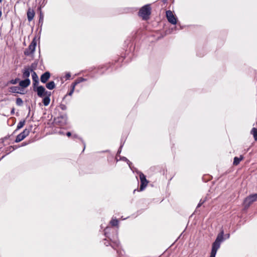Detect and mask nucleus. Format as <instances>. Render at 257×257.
Returning a JSON list of instances; mask_svg holds the SVG:
<instances>
[{
	"instance_id": "f257e3e1",
	"label": "nucleus",
	"mask_w": 257,
	"mask_h": 257,
	"mask_svg": "<svg viewBox=\"0 0 257 257\" xmlns=\"http://www.w3.org/2000/svg\"><path fill=\"white\" fill-rule=\"evenodd\" d=\"M223 231L222 230L217 236L215 241L212 243L210 257H215L217 250L220 248L221 243L223 241Z\"/></svg>"
},
{
	"instance_id": "f03ea898",
	"label": "nucleus",
	"mask_w": 257,
	"mask_h": 257,
	"mask_svg": "<svg viewBox=\"0 0 257 257\" xmlns=\"http://www.w3.org/2000/svg\"><path fill=\"white\" fill-rule=\"evenodd\" d=\"M151 7L150 5H146L143 6L139 12V16L142 18L144 20H147L149 19L151 15Z\"/></svg>"
},
{
	"instance_id": "7ed1b4c3",
	"label": "nucleus",
	"mask_w": 257,
	"mask_h": 257,
	"mask_svg": "<svg viewBox=\"0 0 257 257\" xmlns=\"http://www.w3.org/2000/svg\"><path fill=\"white\" fill-rule=\"evenodd\" d=\"M37 42L36 39L34 38L31 42V44L29 46L28 48H27L24 51V54L26 56H29L34 53L35 51Z\"/></svg>"
},
{
	"instance_id": "20e7f679",
	"label": "nucleus",
	"mask_w": 257,
	"mask_h": 257,
	"mask_svg": "<svg viewBox=\"0 0 257 257\" xmlns=\"http://www.w3.org/2000/svg\"><path fill=\"white\" fill-rule=\"evenodd\" d=\"M110 241L111 243H110L108 241L105 239L104 244L106 246H108V244H110L113 248L117 250V253H118L117 248H118L119 246V241L118 240L117 237L113 238V239H110Z\"/></svg>"
},
{
	"instance_id": "39448f33",
	"label": "nucleus",
	"mask_w": 257,
	"mask_h": 257,
	"mask_svg": "<svg viewBox=\"0 0 257 257\" xmlns=\"http://www.w3.org/2000/svg\"><path fill=\"white\" fill-rule=\"evenodd\" d=\"M30 132V129L25 128L22 133L17 136L15 142L19 143L23 141L29 135Z\"/></svg>"
},
{
	"instance_id": "423d86ee",
	"label": "nucleus",
	"mask_w": 257,
	"mask_h": 257,
	"mask_svg": "<svg viewBox=\"0 0 257 257\" xmlns=\"http://www.w3.org/2000/svg\"><path fill=\"white\" fill-rule=\"evenodd\" d=\"M256 201H257V193L247 197L244 201V204L245 207H248L251 203Z\"/></svg>"
},
{
	"instance_id": "0eeeda50",
	"label": "nucleus",
	"mask_w": 257,
	"mask_h": 257,
	"mask_svg": "<svg viewBox=\"0 0 257 257\" xmlns=\"http://www.w3.org/2000/svg\"><path fill=\"white\" fill-rule=\"evenodd\" d=\"M167 19L169 23L173 25L177 24V19L173 14L172 12L169 10L166 12Z\"/></svg>"
},
{
	"instance_id": "6e6552de",
	"label": "nucleus",
	"mask_w": 257,
	"mask_h": 257,
	"mask_svg": "<svg viewBox=\"0 0 257 257\" xmlns=\"http://www.w3.org/2000/svg\"><path fill=\"white\" fill-rule=\"evenodd\" d=\"M56 123H59L61 126H63L67 123V116L66 114L61 115L55 119Z\"/></svg>"
},
{
	"instance_id": "1a4fd4ad",
	"label": "nucleus",
	"mask_w": 257,
	"mask_h": 257,
	"mask_svg": "<svg viewBox=\"0 0 257 257\" xmlns=\"http://www.w3.org/2000/svg\"><path fill=\"white\" fill-rule=\"evenodd\" d=\"M33 69L29 67H25L23 71V78L25 79L29 78L30 75V72H33Z\"/></svg>"
},
{
	"instance_id": "9d476101",
	"label": "nucleus",
	"mask_w": 257,
	"mask_h": 257,
	"mask_svg": "<svg viewBox=\"0 0 257 257\" xmlns=\"http://www.w3.org/2000/svg\"><path fill=\"white\" fill-rule=\"evenodd\" d=\"M32 77L33 81L34 90H35V88L39 84V78L35 72L32 73Z\"/></svg>"
},
{
	"instance_id": "9b49d317",
	"label": "nucleus",
	"mask_w": 257,
	"mask_h": 257,
	"mask_svg": "<svg viewBox=\"0 0 257 257\" xmlns=\"http://www.w3.org/2000/svg\"><path fill=\"white\" fill-rule=\"evenodd\" d=\"M37 92V95L40 97H42L44 96V93L45 91V88L43 86H39L35 89V90Z\"/></svg>"
},
{
	"instance_id": "f8f14e48",
	"label": "nucleus",
	"mask_w": 257,
	"mask_h": 257,
	"mask_svg": "<svg viewBox=\"0 0 257 257\" xmlns=\"http://www.w3.org/2000/svg\"><path fill=\"white\" fill-rule=\"evenodd\" d=\"M50 77V72L47 71V72H45L44 73H43L41 75V78H40L41 81L42 83H45L48 81V80L49 79Z\"/></svg>"
},
{
	"instance_id": "ddd939ff",
	"label": "nucleus",
	"mask_w": 257,
	"mask_h": 257,
	"mask_svg": "<svg viewBox=\"0 0 257 257\" xmlns=\"http://www.w3.org/2000/svg\"><path fill=\"white\" fill-rule=\"evenodd\" d=\"M31 83V81L29 78L25 79L23 80H21L19 82V85L23 88L27 87Z\"/></svg>"
},
{
	"instance_id": "4468645a",
	"label": "nucleus",
	"mask_w": 257,
	"mask_h": 257,
	"mask_svg": "<svg viewBox=\"0 0 257 257\" xmlns=\"http://www.w3.org/2000/svg\"><path fill=\"white\" fill-rule=\"evenodd\" d=\"M34 16V11L29 9L27 12V18L28 21L31 22L33 19Z\"/></svg>"
},
{
	"instance_id": "2eb2a0df",
	"label": "nucleus",
	"mask_w": 257,
	"mask_h": 257,
	"mask_svg": "<svg viewBox=\"0 0 257 257\" xmlns=\"http://www.w3.org/2000/svg\"><path fill=\"white\" fill-rule=\"evenodd\" d=\"M243 159V157L242 156H240L239 158L238 157H235L234 158V160H233V165H237L239 164L240 162Z\"/></svg>"
},
{
	"instance_id": "dca6fc26",
	"label": "nucleus",
	"mask_w": 257,
	"mask_h": 257,
	"mask_svg": "<svg viewBox=\"0 0 257 257\" xmlns=\"http://www.w3.org/2000/svg\"><path fill=\"white\" fill-rule=\"evenodd\" d=\"M46 86L48 89L52 90L55 87V82L53 81H50L46 84Z\"/></svg>"
},
{
	"instance_id": "f3484780",
	"label": "nucleus",
	"mask_w": 257,
	"mask_h": 257,
	"mask_svg": "<svg viewBox=\"0 0 257 257\" xmlns=\"http://www.w3.org/2000/svg\"><path fill=\"white\" fill-rule=\"evenodd\" d=\"M250 134L253 135L254 140L257 141V128L253 127L250 131Z\"/></svg>"
},
{
	"instance_id": "a211bd4d",
	"label": "nucleus",
	"mask_w": 257,
	"mask_h": 257,
	"mask_svg": "<svg viewBox=\"0 0 257 257\" xmlns=\"http://www.w3.org/2000/svg\"><path fill=\"white\" fill-rule=\"evenodd\" d=\"M20 88L18 86H12L9 88V91L13 93H19Z\"/></svg>"
},
{
	"instance_id": "6ab92c4d",
	"label": "nucleus",
	"mask_w": 257,
	"mask_h": 257,
	"mask_svg": "<svg viewBox=\"0 0 257 257\" xmlns=\"http://www.w3.org/2000/svg\"><path fill=\"white\" fill-rule=\"evenodd\" d=\"M85 81H86V79H85L82 77H79L77 80H76L75 81L73 82L72 84H74V85L76 86L78 84Z\"/></svg>"
},
{
	"instance_id": "aec40b11",
	"label": "nucleus",
	"mask_w": 257,
	"mask_h": 257,
	"mask_svg": "<svg viewBox=\"0 0 257 257\" xmlns=\"http://www.w3.org/2000/svg\"><path fill=\"white\" fill-rule=\"evenodd\" d=\"M50 102V98L48 96H45L43 99V103L45 106L49 105Z\"/></svg>"
},
{
	"instance_id": "412c9836",
	"label": "nucleus",
	"mask_w": 257,
	"mask_h": 257,
	"mask_svg": "<svg viewBox=\"0 0 257 257\" xmlns=\"http://www.w3.org/2000/svg\"><path fill=\"white\" fill-rule=\"evenodd\" d=\"M25 120L20 121L17 125V129L16 130V131L22 128L24 126V125H25Z\"/></svg>"
},
{
	"instance_id": "4be33fe9",
	"label": "nucleus",
	"mask_w": 257,
	"mask_h": 257,
	"mask_svg": "<svg viewBox=\"0 0 257 257\" xmlns=\"http://www.w3.org/2000/svg\"><path fill=\"white\" fill-rule=\"evenodd\" d=\"M140 179L141 182H148L145 175L142 173H140Z\"/></svg>"
},
{
	"instance_id": "5701e85b",
	"label": "nucleus",
	"mask_w": 257,
	"mask_h": 257,
	"mask_svg": "<svg viewBox=\"0 0 257 257\" xmlns=\"http://www.w3.org/2000/svg\"><path fill=\"white\" fill-rule=\"evenodd\" d=\"M43 20H44L43 15L41 12H40V16H39V25H40L41 27H42V26L43 25Z\"/></svg>"
},
{
	"instance_id": "b1692460",
	"label": "nucleus",
	"mask_w": 257,
	"mask_h": 257,
	"mask_svg": "<svg viewBox=\"0 0 257 257\" xmlns=\"http://www.w3.org/2000/svg\"><path fill=\"white\" fill-rule=\"evenodd\" d=\"M148 182H141V185L140 190V191H143L146 187L148 185Z\"/></svg>"
},
{
	"instance_id": "393cba45",
	"label": "nucleus",
	"mask_w": 257,
	"mask_h": 257,
	"mask_svg": "<svg viewBox=\"0 0 257 257\" xmlns=\"http://www.w3.org/2000/svg\"><path fill=\"white\" fill-rule=\"evenodd\" d=\"M110 223L113 226H117L118 225V220L117 219H112Z\"/></svg>"
},
{
	"instance_id": "a878e982",
	"label": "nucleus",
	"mask_w": 257,
	"mask_h": 257,
	"mask_svg": "<svg viewBox=\"0 0 257 257\" xmlns=\"http://www.w3.org/2000/svg\"><path fill=\"white\" fill-rule=\"evenodd\" d=\"M23 100L21 98H17L16 99V104L18 106H21L23 104Z\"/></svg>"
},
{
	"instance_id": "bb28decb",
	"label": "nucleus",
	"mask_w": 257,
	"mask_h": 257,
	"mask_svg": "<svg viewBox=\"0 0 257 257\" xmlns=\"http://www.w3.org/2000/svg\"><path fill=\"white\" fill-rule=\"evenodd\" d=\"M120 159L123 161L126 162L127 164L131 167L130 165H131V163L126 157H120Z\"/></svg>"
},
{
	"instance_id": "cd10ccee",
	"label": "nucleus",
	"mask_w": 257,
	"mask_h": 257,
	"mask_svg": "<svg viewBox=\"0 0 257 257\" xmlns=\"http://www.w3.org/2000/svg\"><path fill=\"white\" fill-rule=\"evenodd\" d=\"M19 81V79L18 78H17L15 79H12L10 81L9 83L12 84H16L18 83V82Z\"/></svg>"
},
{
	"instance_id": "c85d7f7f",
	"label": "nucleus",
	"mask_w": 257,
	"mask_h": 257,
	"mask_svg": "<svg viewBox=\"0 0 257 257\" xmlns=\"http://www.w3.org/2000/svg\"><path fill=\"white\" fill-rule=\"evenodd\" d=\"M75 86L74 85V84H71V90L68 93V94L69 95H71L73 94V93L74 92V89H75Z\"/></svg>"
},
{
	"instance_id": "c756f323",
	"label": "nucleus",
	"mask_w": 257,
	"mask_h": 257,
	"mask_svg": "<svg viewBox=\"0 0 257 257\" xmlns=\"http://www.w3.org/2000/svg\"><path fill=\"white\" fill-rule=\"evenodd\" d=\"M205 201H206L205 199H201L197 206V208L200 207L205 202Z\"/></svg>"
},
{
	"instance_id": "7c9ffc66",
	"label": "nucleus",
	"mask_w": 257,
	"mask_h": 257,
	"mask_svg": "<svg viewBox=\"0 0 257 257\" xmlns=\"http://www.w3.org/2000/svg\"><path fill=\"white\" fill-rule=\"evenodd\" d=\"M59 107L60 108L63 110H65L67 109V106L66 105L64 104H61L60 105H59Z\"/></svg>"
},
{
	"instance_id": "2f4dec72",
	"label": "nucleus",
	"mask_w": 257,
	"mask_h": 257,
	"mask_svg": "<svg viewBox=\"0 0 257 257\" xmlns=\"http://www.w3.org/2000/svg\"><path fill=\"white\" fill-rule=\"evenodd\" d=\"M51 95V92L46 91L45 90V93H44V96L45 95L46 96H48L49 97H50Z\"/></svg>"
},
{
	"instance_id": "473e14b6",
	"label": "nucleus",
	"mask_w": 257,
	"mask_h": 257,
	"mask_svg": "<svg viewBox=\"0 0 257 257\" xmlns=\"http://www.w3.org/2000/svg\"><path fill=\"white\" fill-rule=\"evenodd\" d=\"M71 77V74L69 72L66 73L65 75L66 79H69Z\"/></svg>"
},
{
	"instance_id": "72a5a7b5",
	"label": "nucleus",
	"mask_w": 257,
	"mask_h": 257,
	"mask_svg": "<svg viewBox=\"0 0 257 257\" xmlns=\"http://www.w3.org/2000/svg\"><path fill=\"white\" fill-rule=\"evenodd\" d=\"M122 145H121V146H120V147H119V149H118V151H117V156L119 155L120 154L121 151V148H122Z\"/></svg>"
},
{
	"instance_id": "f704fd0d",
	"label": "nucleus",
	"mask_w": 257,
	"mask_h": 257,
	"mask_svg": "<svg viewBox=\"0 0 257 257\" xmlns=\"http://www.w3.org/2000/svg\"><path fill=\"white\" fill-rule=\"evenodd\" d=\"M19 147H20V146H10V148H12V151H14L15 149H18Z\"/></svg>"
},
{
	"instance_id": "c9c22d12",
	"label": "nucleus",
	"mask_w": 257,
	"mask_h": 257,
	"mask_svg": "<svg viewBox=\"0 0 257 257\" xmlns=\"http://www.w3.org/2000/svg\"><path fill=\"white\" fill-rule=\"evenodd\" d=\"M79 139L80 140H81L82 141V143H83V146H84V149H83V151H84V149H85V143L83 142V141L82 140V139H81V138H79Z\"/></svg>"
},
{
	"instance_id": "e433bc0d",
	"label": "nucleus",
	"mask_w": 257,
	"mask_h": 257,
	"mask_svg": "<svg viewBox=\"0 0 257 257\" xmlns=\"http://www.w3.org/2000/svg\"><path fill=\"white\" fill-rule=\"evenodd\" d=\"M15 113V108H13L11 110V114H14Z\"/></svg>"
},
{
	"instance_id": "4c0bfd02",
	"label": "nucleus",
	"mask_w": 257,
	"mask_h": 257,
	"mask_svg": "<svg viewBox=\"0 0 257 257\" xmlns=\"http://www.w3.org/2000/svg\"><path fill=\"white\" fill-rule=\"evenodd\" d=\"M109 229V228H108V227H106V228L105 229V232H104V234H105V235L106 237H107V236L106 235V234H107V229Z\"/></svg>"
},
{
	"instance_id": "58836bf2",
	"label": "nucleus",
	"mask_w": 257,
	"mask_h": 257,
	"mask_svg": "<svg viewBox=\"0 0 257 257\" xmlns=\"http://www.w3.org/2000/svg\"><path fill=\"white\" fill-rule=\"evenodd\" d=\"M29 143H25V142H24L22 144V145L21 146H26L27 145L29 144Z\"/></svg>"
},
{
	"instance_id": "ea45409f",
	"label": "nucleus",
	"mask_w": 257,
	"mask_h": 257,
	"mask_svg": "<svg viewBox=\"0 0 257 257\" xmlns=\"http://www.w3.org/2000/svg\"><path fill=\"white\" fill-rule=\"evenodd\" d=\"M225 238H229L230 237V234H229V233L226 234H225Z\"/></svg>"
},
{
	"instance_id": "a19ab883",
	"label": "nucleus",
	"mask_w": 257,
	"mask_h": 257,
	"mask_svg": "<svg viewBox=\"0 0 257 257\" xmlns=\"http://www.w3.org/2000/svg\"><path fill=\"white\" fill-rule=\"evenodd\" d=\"M66 135L68 136V137H70L71 136V133L69 132H67L66 133Z\"/></svg>"
},
{
	"instance_id": "79ce46f5",
	"label": "nucleus",
	"mask_w": 257,
	"mask_h": 257,
	"mask_svg": "<svg viewBox=\"0 0 257 257\" xmlns=\"http://www.w3.org/2000/svg\"><path fill=\"white\" fill-rule=\"evenodd\" d=\"M73 137H74V138H78L77 136V135H74L73 136Z\"/></svg>"
},
{
	"instance_id": "37998d69",
	"label": "nucleus",
	"mask_w": 257,
	"mask_h": 257,
	"mask_svg": "<svg viewBox=\"0 0 257 257\" xmlns=\"http://www.w3.org/2000/svg\"><path fill=\"white\" fill-rule=\"evenodd\" d=\"M9 150H10L11 152L13 151H12V148H10V147H9Z\"/></svg>"
},
{
	"instance_id": "c03bdc74",
	"label": "nucleus",
	"mask_w": 257,
	"mask_h": 257,
	"mask_svg": "<svg viewBox=\"0 0 257 257\" xmlns=\"http://www.w3.org/2000/svg\"><path fill=\"white\" fill-rule=\"evenodd\" d=\"M136 191V189H135V190H134V193H135Z\"/></svg>"
},
{
	"instance_id": "a18cd8bd",
	"label": "nucleus",
	"mask_w": 257,
	"mask_h": 257,
	"mask_svg": "<svg viewBox=\"0 0 257 257\" xmlns=\"http://www.w3.org/2000/svg\"><path fill=\"white\" fill-rule=\"evenodd\" d=\"M3 0H0V3L2 2Z\"/></svg>"
},
{
	"instance_id": "49530a36",
	"label": "nucleus",
	"mask_w": 257,
	"mask_h": 257,
	"mask_svg": "<svg viewBox=\"0 0 257 257\" xmlns=\"http://www.w3.org/2000/svg\"><path fill=\"white\" fill-rule=\"evenodd\" d=\"M165 1H166V0H165Z\"/></svg>"
}]
</instances>
